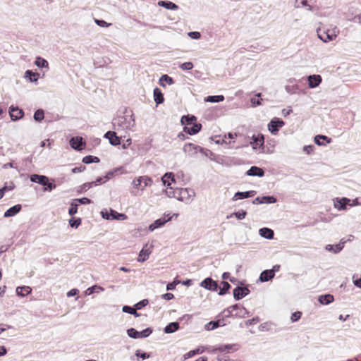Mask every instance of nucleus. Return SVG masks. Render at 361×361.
Returning <instances> with one entry per match:
<instances>
[{"label": "nucleus", "instance_id": "obj_1", "mask_svg": "<svg viewBox=\"0 0 361 361\" xmlns=\"http://www.w3.org/2000/svg\"><path fill=\"white\" fill-rule=\"evenodd\" d=\"M135 124L133 111L126 109L122 114H118L112 121L113 128L118 132L127 133L132 130Z\"/></svg>", "mask_w": 361, "mask_h": 361}, {"label": "nucleus", "instance_id": "obj_2", "mask_svg": "<svg viewBox=\"0 0 361 361\" xmlns=\"http://www.w3.org/2000/svg\"><path fill=\"white\" fill-rule=\"evenodd\" d=\"M166 195L170 198H176L179 201L187 204L190 203L195 196V192L192 188H169L165 190Z\"/></svg>", "mask_w": 361, "mask_h": 361}, {"label": "nucleus", "instance_id": "obj_3", "mask_svg": "<svg viewBox=\"0 0 361 361\" xmlns=\"http://www.w3.org/2000/svg\"><path fill=\"white\" fill-rule=\"evenodd\" d=\"M222 313L226 317L232 316L245 317V314H248L249 312L244 307H240L238 304H235L225 309Z\"/></svg>", "mask_w": 361, "mask_h": 361}, {"label": "nucleus", "instance_id": "obj_4", "mask_svg": "<svg viewBox=\"0 0 361 361\" xmlns=\"http://www.w3.org/2000/svg\"><path fill=\"white\" fill-rule=\"evenodd\" d=\"M339 33V30L336 27H334L331 30H327L326 31L317 30L318 37L324 42H328L334 40Z\"/></svg>", "mask_w": 361, "mask_h": 361}, {"label": "nucleus", "instance_id": "obj_5", "mask_svg": "<svg viewBox=\"0 0 361 361\" xmlns=\"http://www.w3.org/2000/svg\"><path fill=\"white\" fill-rule=\"evenodd\" d=\"M152 329L147 328L143 331L139 332L134 328H130L127 330V334L129 337L137 339L139 338H147L152 333Z\"/></svg>", "mask_w": 361, "mask_h": 361}, {"label": "nucleus", "instance_id": "obj_6", "mask_svg": "<svg viewBox=\"0 0 361 361\" xmlns=\"http://www.w3.org/2000/svg\"><path fill=\"white\" fill-rule=\"evenodd\" d=\"M183 151L190 156H193L197 152H209L207 149L202 148L199 145L192 143H187L183 147Z\"/></svg>", "mask_w": 361, "mask_h": 361}, {"label": "nucleus", "instance_id": "obj_7", "mask_svg": "<svg viewBox=\"0 0 361 361\" xmlns=\"http://www.w3.org/2000/svg\"><path fill=\"white\" fill-rule=\"evenodd\" d=\"M284 125L285 123L281 119L274 118L269 123L268 130L271 132V133L276 135L279 132V129Z\"/></svg>", "mask_w": 361, "mask_h": 361}, {"label": "nucleus", "instance_id": "obj_8", "mask_svg": "<svg viewBox=\"0 0 361 361\" xmlns=\"http://www.w3.org/2000/svg\"><path fill=\"white\" fill-rule=\"evenodd\" d=\"M171 219L172 216H169V214L162 218L158 219L149 226V230L150 231H154L155 229L163 226L166 223L171 220Z\"/></svg>", "mask_w": 361, "mask_h": 361}, {"label": "nucleus", "instance_id": "obj_9", "mask_svg": "<svg viewBox=\"0 0 361 361\" xmlns=\"http://www.w3.org/2000/svg\"><path fill=\"white\" fill-rule=\"evenodd\" d=\"M200 286L211 291H216L218 288V283L212 278L208 277L200 283Z\"/></svg>", "mask_w": 361, "mask_h": 361}, {"label": "nucleus", "instance_id": "obj_10", "mask_svg": "<svg viewBox=\"0 0 361 361\" xmlns=\"http://www.w3.org/2000/svg\"><path fill=\"white\" fill-rule=\"evenodd\" d=\"M250 290L247 287L237 286L233 289V293L235 300H239L247 296L250 293Z\"/></svg>", "mask_w": 361, "mask_h": 361}, {"label": "nucleus", "instance_id": "obj_11", "mask_svg": "<svg viewBox=\"0 0 361 361\" xmlns=\"http://www.w3.org/2000/svg\"><path fill=\"white\" fill-rule=\"evenodd\" d=\"M70 145L73 149L80 151L85 146V142L82 137H73L70 140Z\"/></svg>", "mask_w": 361, "mask_h": 361}, {"label": "nucleus", "instance_id": "obj_12", "mask_svg": "<svg viewBox=\"0 0 361 361\" xmlns=\"http://www.w3.org/2000/svg\"><path fill=\"white\" fill-rule=\"evenodd\" d=\"M104 137L109 140L111 145L116 146L121 143V139L116 135V133L115 131H107L104 134Z\"/></svg>", "mask_w": 361, "mask_h": 361}, {"label": "nucleus", "instance_id": "obj_13", "mask_svg": "<svg viewBox=\"0 0 361 361\" xmlns=\"http://www.w3.org/2000/svg\"><path fill=\"white\" fill-rule=\"evenodd\" d=\"M264 137L263 135H253L252 137V141H250V145H252L254 149H256L257 147H260L264 145Z\"/></svg>", "mask_w": 361, "mask_h": 361}, {"label": "nucleus", "instance_id": "obj_14", "mask_svg": "<svg viewBox=\"0 0 361 361\" xmlns=\"http://www.w3.org/2000/svg\"><path fill=\"white\" fill-rule=\"evenodd\" d=\"M9 114L13 121H17L23 116L24 112L18 107L11 106L9 109Z\"/></svg>", "mask_w": 361, "mask_h": 361}, {"label": "nucleus", "instance_id": "obj_15", "mask_svg": "<svg viewBox=\"0 0 361 361\" xmlns=\"http://www.w3.org/2000/svg\"><path fill=\"white\" fill-rule=\"evenodd\" d=\"M255 194H256V191H255V190H249V191H245V192H237L235 193L232 200L233 201H236L238 200L246 199V198H249V197H252L255 196Z\"/></svg>", "mask_w": 361, "mask_h": 361}, {"label": "nucleus", "instance_id": "obj_16", "mask_svg": "<svg viewBox=\"0 0 361 361\" xmlns=\"http://www.w3.org/2000/svg\"><path fill=\"white\" fill-rule=\"evenodd\" d=\"M308 85L310 88H315L319 85L322 79L319 75H311L307 78Z\"/></svg>", "mask_w": 361, "mask_h": 361}, {"label": "nucleus", "instance_id": "obj_17", "mask_svg": "<svg viewBox=\"0 0 361 361\" xmlns=\"http://www.w3.org/2000/svg\"><path fill=\"white\" fill-rule=\"evenodd\" d=\"M350 200L347 197H343L341 199H336L334 202V207L338 210H345L346 209L347 205H350Z\"/></svg>", "mask_w": 361, "mask_h": 361}, {"label": "nucleus", "instance_id": "obj_18", "mask_svg": "<svg viewBox=\"0 0 361 361\" xmlns=\"http://www.w3.org/2000/svg\"><path fill=\"white\" fill-rule=\"evenodd\" d=\"M30 180L42 185H47L49 181L48 177L43 175L33 174L30 176Z\"/></svg>", "mask_w": 361, "mask_h": 361}, {"label": "nucleus", "instance_id": "obj_19", "mask_svg": "<svg viewBox=\"0 0 361 361\" xmlns=\"http://www.w3.org/2000/svg\"><path fill=\"white\" fill-rule=\"evenodd\" d=\"M147 244H146L144 247L140 250V253H139V256H138V258H137V261L139 262H145L149 255L151 254L152 252V250H151V248L150 247H147Z\"/></svg>", "mask_w": 361, "mask_h": 361}, {"label": "nucleus", "instance_id": "obj_20", "mask_svg": "<svg viewBox=\"0 0 361 361\" xmlns=\"http://www.w3.org/2000/svg\"><path fill=\"white\" fill-rule=\"evenodd\" d=\"M246 174L250 176L262 177L264 175V171L262 169L254 166L250 167Z\"/></svg>", "mask_w": 361, "mask_h": 361}, {"label": "nucleus", "instance_id": "obj_21", "mask_svg": "<svg viewBox=\"0 0 361 361\" xmlns=\"http://www.w3.org/2000/svg\"><path fill=\"white\" fill-rule=\"evenodd\" d=\"M345 243V241L341 240L338 244L335 245H327L325 248L327 251L333 252L334 253L336 254L343 250Z\"/></svg>", "mask_w": 361, "mask_h": 361}, {"label": "nucleus", "instance_id": "obj_22", "mask_svg": "<svg viewBox=\"0 0 361 361\" xmlns=\"http://www.w3.org/2000/svg\"><path fill=\"white\" fill-rule=\"evenodd\" d=\"M21 208L22 207L20 204H16L7 209L4 214V216L6 218L13 216L20 212Z\"/></svg>", "mask_w": 361, "mask_h": 361}, {"label": "nucleus", "instance_id": "obj_23", "mask_svg": "<svg viewBox=\"0 0 361 361\" xmlns=\"http://www.w3.org/2000/svg\"><path fill=\"white\" fill-rule=\"evenodd\" d=\"M162 183L167 188H171V183L175 182L174 174L173 173H166L161 178Z\"/></svg>", "mask_w": 361, "mask_h": 361}, {"label": "nucleus", "instance_id": "obj_24", "mask_svg": "<svg viewBox=\"0 0 361 361\" xmlns=\"http://www.w3.org/2000/svg\"><path fill=\"white\" fill-rule=\"evenodd\" d=\"M201 128H202L201 124L195 123L191 127L185 126L183 130H184V132H185L186 133H188L190 135H195L197 133H199L200 131Z\"/></svg>", "mask_w": 361, "mask_h": 361}, {"label": "nucleus", "instance_id": "obj_25", "mask_svg": "<svg viewBox=\"0 0 361 361\" xmlns=\"http://www.w3.org/2000/svg\"><path fill=\"white\" fill-rule=\"evenodd\" d=\"M259 235L268 240H271L274 238V231L269 228H262L259 230Z\"/></svg>", "mask_w": 361, "mask_h": 361}, {"label": "nucleus", "instance_id": "obj_26", "mask_svg": "<svg viewBox=\"0 0 361 361\" xmlns=\"http://www.w3.org/2000/svg\"><path fill=\"white\" fill-rule=\"evenodd\" d=\"M274 275L275 274L273 273V271H270L268 269L264 270L261 273L259 280L262 282H267L273 279L274 277Z\"/></svg>", "mask_w": 361, "mask_h": 361}, {"label": "nucleus", "instance_id": "obj_27", "mask_svg": "<svg viewBox=\"0 0 361 361\" xmlns=\"http://www.w3.org/2000/svg\"><path fill=\"white\" fill-rule=\"evenodd\" d=\"M180 327V324L177 322H171L166 325L164 328V332L166 334H172L176 331Z\"/></svg>", "mask_w": 361, "mask_h": 361}, {"label": "nucleus", "instance_id": "obj_28", "mask_svg": "<svg viewBox=\"0 0 361 361\" xmlns=\"http://www.w3.org/2000/svg\"><path fill=\"white\" fill-rule=\"evenodd\" d=\"M158 5L169 10L175 11L178 8V6L176 4L168 1H159Z\"/></svg>", "mask_w": 361, "mask_h": 361}, {"label": "nucleus", "instance_id": "obj_29", "mask_svg": "<svg viewBox=\"0 0 361 361\" xmlns=\"http://www.w3.org/2000/svg\"><path fill=\"white\" fill-rule=\"evenodd\" d=\"M334 296L331 294H326V295H320L318 299L319 302L322 305H326L331 303L334 301Z\"/></svg>", "mask_w": 361, "mask_h": 361}, {"label": "nucleus", "instance_id": "obj_30", "mask_svg": "<svg viewBox=\"0 0 361 361\" xmlns=\"http://www.w3.org/2000/svg\"><path fill=\"white\" fill-rule=\"evenodd\" d=\"M32 291V289L29 286H19L16 288V294L18 296L24 297L30 294Z\"/></svg>", "mask_w": 361, "mask_h": 361}, {"label": "nucleus", "instance_id": "obj_31", "mask_svg": "<svg viewBox=\"0 0 361 361\" xmlns=\"http://www.w3.org/2000/svg\"><path fill=\"white\" fill-rule=\"evenodd\" d=\"M154 99L157 104H160L163 103L164 100V95L158 87H156L154 90Z\"/></svg>", "mask_w": 361, "mask_h": 361}, {"label": "nucleus", "instance_id": "obj_32", "mask_svg": "<svg viewBox=\"0 0 361 361\" xmlns=\"http://www.w3.org/2000/svg\"><path fill=\"white\" fill-rule=\"evenodd\" d=\"M110 215H111V219H116V220H126L128 219L127 215L122 213H118L114 209H110Z\"/></svg>", "mask_w": 361, "mask_h": 361}, {"label": "nucleus", "instance_id": "obj_33", "mask_svg": "<svg viewBox=\"0 0 361 361\" xmlns=\"http://www.w3.org/2000/svg\"><path fill=\"white\" fill-rule=\"evenodd\" d=\"M321 139L325 140L326 143H330L331 142V139L326 135H317L314 137V140L316 145L318 146H324L325 144L321 142Z\"/></svg>", "mask_w": 361, "mask_h": 361}, {"label": "nucleus", "instance_id": "obj_34", "mask_svg": "<svg viewBox=\"0 0 361 361\" xmlns=\"http://www.w3.org/2000/svg\"><path fill=\"white\" fill-rule=\"evenodd\" d=\"M196 121V117L195 116H182L180 121L183 125H190L194 121Z\"/></svg>", "mask_w": 361, "mask_h": 361}, {"label": "nucleus", "instance_id": "obj_35", "mask_svg": "<svg viewBox=\"0 0 361 361\" xmlns=\"http://www.w3.org/2000/svg\"><path fill=\"white\" fill-rule=\"evenodd\" d=\"M166 82L169 85H172L173 83V80L172 78L169 77L168 75H163L159 79V84L162 87H165V83Z\"/></svg>", "mask_w": 361, "mask_h": 361}, {"label": "nucleus", "instance_id": "obj_36", "mask_svg": "<svg viewBox=\"0 0 361 361\" xmlns=\"http://www.w3.org/2000/svg\"><path fill=\"white\" fill-rule=\"evenodd\" d=\"M239 137L241 138V140L240 142V145L235 147L236 149L246 147L250 145L249 137L239 134Z\"/></svg>", "mask_w": 361, "mask_h": 361}, {"label": "nucleus", "instance_id": "obj_37", "mask_svg": "<svg viewBox=\"0 0 361 361\" xmlns=\"http://www.w3.org/2000/svg\"><path fill=\"white\" fill-rule=\"evenodd\" d=\"M140 178L142 185L141 190H144L146 187L150 186L152 183V180L151 179V178L147 176H140Z\"/></svg>", "mask_w": 361, "mask_h": 361}, {"label": "nucleus", "instance_id": "obj_38", "mask_svg": "<svg viewBox=\"0 0 361 361\" xmlns=\"http://www.w3.org/2000/svg\"><path fill=\"white\" fill-rule=\"evenodd\" d=\"M82 162L89 164L92 163H98L99 162V159L97 157L92 156V155H87L83 157Z\"/></svg>", "mask_w": 361, "mask_h": 361}, {"label": "nucleus", "instance_id": "obj_39", "mask_svg": "<svg viewBox=\"0 0 361 361\" xmlns=\"http://www.w3.org/2000/svg\"><path fill=\"white\" fill-rule=\"evenodd\" d=\"M247 215V212L245 210H240L236 212H233L230 215L227 216V219H229L233 216H235L238 220H242L245 218Z\"/></svg>", "mask_w": 361, "mask_h": 361}, {"label": "nucleus", "instance_id": "obj_40", "mask_svg": "<svg viewBox=\"0 0 361 361\" xmlns=\"http://www.w3.org/2000/svg\"><path fill=\"white\" fill-rule=\"evenodd\" d=\"M221 323L222 322L221 320L209 322L205 325V329L208 331L214 330L219 327V326L222 325Z\"/></svg>", "mask_w": 361, "mask_h": 361}, {"label": "nucleus", "instance_id": "obj_41", "mask_svg": "<svg viewBox=\"0 0 361 361\" xmlns=\"http://www.w3.org/2000/svg\"><path fill=\"white\" fill-rule=\"evenodd\" d=\"M224 100V97L223 95H214V96H208L205 101L212 103L220 102Z\"/></svg>", "mask_w": 361, "mask_h": 361}, {"label": "nucleus", "instance_id": "obj_42", "mask_svg": "<svg viewBox=\"0 0 361 361\" xmlns=\"http://www.w3.org/2000/svg\"><path fill=\"white\" fill-rule=\"evenodd\" d=\"M38 74L33 73L32 71L27 70L25 73V77L28 78L30 82H36L37 81Z\"/></svg>", "mask_w": 361, "mask_h": 361}, {"label": "nucleus", "instance_id": "obj_43", "mask_svg": "<svg viewBox=\"0 0 361 361\" xmlns=\"http://www.w3.org/2000/svg\"><path fill=\"white\" fill-rule=\"evenodd\" d=\"M35 64L39 68H46L49 66L47 61L41 57L36 59Z\"/></svg>", "mask_w": 361, "mask_h": 361}, {"label": "nucleus", "instance_id": "obj_44", "mask_svg": "<svg viewBox=\"0 0 361 361\" xmlns=\"http://www.w3.org/2000/svg\"><path fill=\"white\" fill-rule=\"evenodd\" d=\"M221 284L222 287L220 288L219 292V295H225L231 288V285L226 281H223Z\"/></svg>", "mask_w": 361, "mask_h": 361}, {"label": "nucleus", "instance_id": "obj_45", "mask_svg": "<svg viewBox=\"0 0 361 361\" xmlns=\"http://www.w3.org/2000/svg\"><path fill=\"white\" fill-rule=\"evenodd\" d=\"M204 352V349H200V348H196L195 350H190L186 354L184 355V358L188 359L190 358L197 354L202 353Z\"/></svg>", "mask_w": 361, "mask_h": 361}, {"label": "nucleus", "instance_id": "obj_46", "mask_svg": "<svg viewBox=\"0 0 361 361\" xmlns=\"http://www.w3.org/2000/svg\"><path fill=\"white\" fill-rule=\"evenodd\" d=\"M98 290L103 291L104 288L102 286H97V285H94V286L88 288L85 290V294L89 295L92 294L94 291H98Z\"/></svg>", "mask_w": 361, "mask_h": 361}, {"label": "nucleus", "instance_id": "obj_47", "mask_svg": "<svg viewBox=\"0 0 361 361\" xmlns=\"http://www.w3.org/2000/svg\"><path fill=\"white\" fill-rule=\"evenodd\" d=\"M44 118V113L42 109H37L34 114V119L37 121H42Z\"/></svg>", "mask_w": 361, "mask_h": 361}, {"label": "nucleus", "instance_id": "obj_48", "mask_svg": "<svg viewBox=\"0 0 361 361\" xmlns=\"http://www.w3.org/2000/svg\"><path fill=\"white\" fill-rule=\"evenodd\" d=\"M235 345L232 344H227V345H221L218 348H216L217 350L220 352H228L229 353L230 350H233Z\"/></svg>", "mask_w": 361, "mask_h": 361}, {"label": "nucleus", "instance_id": "obj_49", "mask_svg": "<svg viewBox=\"0 0 361 361\" xmlns=\"http://www.w3.org/2000/svg\"><path fill=\"white\" fill-rule=\"evenodd\" d=\"M78 204L76 203V202H75L73 200V202L71 203V207L68 210V214L71 216L75 214L78 212Z\"/></svg>", "mask_w": 361, "mask_h": 361}, {"label": "nucleus", "instance_id": "obj_50", "mask_svg": "<svg viewBox=\"0 0 361 361\" xmlns=\"http://www.w3.org/2000/svg\"><path fill=\"white\" fill-rule=\"evenodd\" d=\"M149 303V301L147 299H143L141 301L136 303L134 307L135 310H141L142 307L147 306Z\"/></svg>", "mask_w": 361, "mask_h": 361}, {"label": "nucleus", "instance_id": "obj_51", "mask_svg": "<svg viewBox=\"0 0 361 361\" xmlns=\"http://www.w3.org/2000/svg\"><path fill=\"white\" fill-rule=\"evenodd\" d=\"M262 198L263 204H272L276 202V199L273 196H263Z\"/></svg>", "mask_w": 361, "mask_h": 361}, {"label": "nucleus", "instance_id": "obj_52", "mask_svg": "<svg viewBox=\"0 0 361 361\" xmlns=\"http://www.w3.org/2000/svg\"><path fill=\"white\" fill-rule=\"evenodd\" d=\"M70 226L73 228H78L81 224V219L80 218L74 219L72 218L69 220Z\"/></svg>", "mask_w": 361, "mask_h": 361}, {"label": "nucleus", "instance_id": "obj_53", "mask_svg": "<svg viewBox=\"0 0 361 361\" xmlns=\"http://www.w3.org/2000/svg\"><path fill=\"white\" fill-rule=\"evenodd\" d=\"M179 67L183 71H190L193 68V63L192 62H185L181 63Z\"/></svg>", "mask_w": 361, "mask_h": 361}, {"label": "nucleus", "instance_id": "obj_54", "mask_svg": "<svg viewBox=\"0 0 361 361\" xmlns=\"http://www.w3.org/2000/svg\"><path fill=\"white\" fill-rule=\"evenodd\" d=\"M285 89H286V91L288 94H293L296 93L297 90L298 89V85H286Z\"/></svg>", "mask_w": 361, "mask_h": 361}, {"label": "nucleus", "instance_id": "obj_55", "mask_svg": "<svg viewBox=\"0 0 361 361\" xmlns=\"http://www.w3.org/2000/svg\"><path fill=\"white\" fill-rule=\"evenodd\" d=\"M135 355L137 357H140L142 360H145L149 357V355L146 353H142L140 350H137L135 352Z\"/></svg>", "mask_w": 361, "mask_h": 361}, {"label": "nucleus", "instance_id": "obj_56", "mask_svg": "<svg viewBox=\"0 0 361 361\" xmlns=\"http://www.w3.org/2000/svg\"><path fill=\"white\" fill-rule=\"evenodd\" d=\"M75 202L78 204H87L91 203V200L88 199L87 197H82L80 199H75Z\"/></svg>", "mask_w": 361, "mask_h": 361}, {"label": "nucleus", "instance_id": "obj_57", "mask_svg": "<svg viewBox=\"0 0 361 361\" xmlns=\"http://www.w3.org/2000/svg\"><path fill=\"white\" fill-rule=\"evenodd\" d=\"M132 184L133 185L135 188H139L140 187L141 188L142 185L140 176L134 179L132 182Z\"/></svg>", "mask_w": 361, "mask_h": 361}, {"label": "nucleus", "instance_id": "obj_58", "mask_svg": "<svg viewBox=\"0 0 361 361\" xmlns=\"http://www.w3.org/2000/svg\"><path fill=\"white\" fill-rule=\"evenodd\" d=\"M301 314L300 312H295L293 313L290 317L291 321L293 322L298 321L300 318Z\"/></svg>", "mask_w": 361, "mask_h": 361}, {"label": "nucleus", "instance_id": "obj_59", "mask_svg": "<svg viewBox=\"0 0 361 361\" xmlns=\"http://www.w3.org/2000/svg\"><path fill=\"white\" fill-rule=\"evenodd\" d=\"M95 23L100 26V27H109L110 25L109 23H106V21L103 20H98V19H96L94 20Z\"/></svg>", "mask_w": 361, "mask_h": 361}, {"label": "nucleus", "instance_id": "obj_60", "mask_svg": "<svg viewBox=\"0 0 361 361\" xmlns=\"http://www.w3.org/2000/svg\"><path fill=\"white\" fill-rule=\"evenodd\" d=\"M188 36L194 39H198L200 38L201 35L199 32H190Z\"/></svg>", "mask_w": 361, "mask_h": 361}, {"label": "nucleus", "instance_id": "obj_61", "mask_svg": "<svg viewBox=\"0 0 361 361\" xmlns=\"http://www.w3.org/2000/svg\"><path fill=\"white\" fill-rule=\"evenodd\" d=\"M135 310V307H132L130 306H128V305H124L122 308V311L123 312H126V313H128V314H132V312H133V310Z\"/></svg>", "mask_w": 361, "mask_h": 361}, {"label": "nucleus", "instance_id": "obj_62", "mask_svg": "<svg viewBox=\"0 0 361 361\" xmlns=\"http://www.w3.org/2000/svg\"><path fill=\"white\" fill-rule=\"evenodd\" d=\"M259 317H257L252 318L251 319H248L245 322V324L247 326H250V325H252V324H255L259 322Z\"/></svg>", "mask_w": 361, "mask_h": 361}, {"label": "nucleus", "instance_id": "obj_63", "mask_svg": "<svg viewBox=\"0 0 361 361\" xmlns=\"http://www.w3.org/2000/svg\"><path fill=\"white\" fill-rule=\"evenodd\" d=\"M161 298L166 300H170L174 298L173 294L168 293L161 295Z\"/></svg>", "mask_w": 361, "mask_h": 361}, {"label": "nucleus", "instance_id": "obj_64", "mask_svg": "<svg viewBox=\"0 0 361 361\" xmlns=\"http://www.w3.org/2000/svg\"><path fill=\"white\" fill-rule=\"evenodd\" d=\"M314 146L313 145H307L303 147V151L307 154H310L313 151Z\"/></svg>", "mask_w": 361, "mask_h": 361}]
</instances>
